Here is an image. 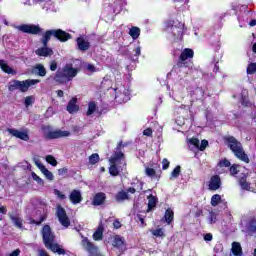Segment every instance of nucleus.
Segmentation results:
<instances>
[{"label":"nucleus","mask_w":256,"mask_h":256,"mask_svg":"<svg viewBox=\"0 0 256 256\" xmlns=\"http://www.w3.org/2000/svg\"><path fill=\"white\" fill-rule=\"evenodd\" d=\"M79 73V68L73 67V64H66L62 70H58L54 77L57 83H69L73 81L74 77H77Z\"/></svg>","instance_id":"nucleus-1"},{"label":"nucleus","mask_w":256,"mask_h":256,"mask_svg":"<svg viewBox=\"0 0 256 256\" xmlns=\"http://www.w3.org/2000/svg\"><path fill=\"white\" fill-rule=\"evenodd\" d=\"M110 167H109V173L113 177H117L119 175L120 171H123L125 169V155H123L122 152L114 154L110 160Z\"/></svg>","instance_id":"nucleus-2"},{"label":"nucleus","mask_w":256,"mask_h":256,"mask_svg":"<svg viewBox=\"0 0 256 256\" xmlns=\"http://www.w3.org/2000/svg\"><path fill=\"white\" fill-rule=\"evenodd\" d=\"M228 144L237 159H240V161H243L244 163H249V156H247L243 150V146L239 141H237V139H235V137H228Z\"/></svg>","instance_id":"nucleus-3"},{"label":"nucleus","mask_w":256,"mask_h":256,"mask_svg":"<svg viewBox=\"0 0 256 256\" xmlns=\"http://www.w3.org/2000/svg\"><path fill=\"white\" fill-rule=\"evenodd\" d=\"M183 29H185V24L179 20H171L166 24V33L172 35L174 39H183Z\"/></svg>","instance_id":"nucleus-4"},{"label":"nucleus","mask_w":256,"mask_h":256,"mask_svg":"<svg viewBox=\"0 0 256 256\" xmlns=\"http://www.w3.org/2000/svg\"><path fill=\"white\" fill-rule=\"evenodd\" d=\"M53 36L62 42L69 41V39H71V35L63 30H48L42 37L44 47H47V43H49L51 37Z\"/></svg>","instance_id":"nucleus-5"},{"label":"nucleus","mask_w":256,"mask_h":256,"mask_svg":"<svg viewBox=\"0 0 256 256\" xmlns=\"http://www.w3.org/2000/svg\"><path fill=\"white\" fill-rule=\"evenodd\" d=\"M114 93L116 103H127L131 99V90L123 84H116Z\"/></svg>","instance_id":"nucleus-6"},{"label":"nucleus","mask_w":256,"mask_h":256,"mask_svg":"<svg viewBox=\"0 0 256 256\" xmlns=\"http://www.w3.org/2000/svg\"><path fill=\"white\" fill-rule=\"evenodd\" d=\"M70 131L65 130H48L44 132L46 139H61L62 137H69Z\"/></svg>","instance_id":"nucleus-7"},{"label":"nucleus","mask_w":256,"mask_h":256,"mask_svg":"<svg viewBox=\"0 0 256 256\" xmlns=\"http://www.w3.org/2000/svg\"><path fill=\"white\" fill-rule=\"evenodd\" d=\"M37 83H41L39 79H27L23 81L18 80V91L21 93H27L29 91V87H33V85H37Z\"/></svg>","instance_id":"nucleus-8"},{"label":"nucleus","mask_w":256,"mask_h":256,"mask_svg":"<svg viewBox=\"0 0 256 256\" xmlns=\"http://www.w3.org/2000/svg\"><path fill=\"white\" fill-rule=\"evenodd\" d=\"M82 247L89 253L91 256H99V248L93 245L89 239L82 236Z\"/></svg>","instance_id":"nucleus-9"},{"label":"nucleus","mask_w":256,"mask_h":256,"mask_svg":"<svg viewBox=\"0 0 256 256\" xmlns=\"http://www.w3.org/2000/svg\"><path fill=\"white\" fill-rule=\"evenodd\" d=\"M16 29L18 31H21L22 33H30L31 35H37L41 33V28L39 25H33V24H22L20 26H17Z\"/></svg>","instance_id":"nucleus-10"},{"label":"nucleus","mask_w":256,"mask_h":256,"mask_svg":"<svg viewBox=\"0 0 256 256\" xmlns=\"http://www.w3.org/2000/svg\"><path fill=\"white\" fill-rule=\"evenodd\" d=\"M193 55H194V52L192 49L186 48L182 51L179 57L180 71H185V69H187V67H184L183 65H185V61H188V59H193Z\"/></svg>","instance_id":"nucleus-11"},{"label":"nucleus","mask_w":256,"mask_h":256,"mask_svg":"<svg viewBox=\"0 0 256 256\" xmlns=\"http://www.w3.org/2000/svg\"><path fill=\"white\" fill-rule=\"evenodd\" d=\"M56 215L63 227H69L71 225V222L69 221V217L67 216V212H65V209L61 207V205H58L56 208Z\"/></svg>","instance_id":"nucleus-12"},{"label":"nucleus","mask_w":256,"mask_h":256,"mask_svg":"<svg viewBox=\"0 0 256 256\" xmlns=\"http://www.w3.org/2000/svg\"><path fill=\"white\" fill-rule=\"evenodd\" d=\"M8 133L12 135V137H16V139H21L22 141H29V130H17L13 128L7 129Z\"/></svg>","instance_id":"nucleus-13"},{"label":"nucleus","mask_w":256,"mask_h":256,"mask_svg":"<svg viewBox=\"0 0 256 256\" xmlns=\"http://www.w3.org/2000/svg\"><path fill=\"white\" fill-rule=\"evenodd\" d=\"M43 241L45 245H49V243H53L55 241V235L51 232V227L48 225L44 226L42 229Z\"/></svg>","instance_id":"nucleus-14"},{"label":"nucleus","mask_w":256,"mask_h":256,"mask_svg":"<svg viewBox=\"0 0 256 256\" xmlns=\"http://www.w3.org/2000/svg\"><path fill=\"white\" fill-rule=\"evenodd\" d=\"M111 245L115 249H120L121 251H123V248L125 247V238L119 235H115L111 238Z\"/></svg>","instance_id":"nucleus-15"},{"label":"nucleus","mask_w":256,"mask_h":256,"mask_svg":"<svg viewBox=\"0 0 256 256\" xmlns=\"http://www.w3.org/2000/svg\"><path fill=\"white\" fill-rule=\"evenodd\" d=\"M66 111L71 115L79 111V106L77 105V97H73L67 104Z\"/></svg>","instance_id":"nucleus-16"},{"label":"nucleus","mask_w":256,"mask_h":256,"mask_svg":"<svg viewBox=\"0 0 256 256\" xmlns=\"http://www.w3.org/2000/svg\"><path fill=\"white\" fill-rule=\"evenodd\" d=\"M210 191H217L219 187H221V178L219 176H212L209 185H208Z\"/></svg>","instance_id":"nucleus-17"},{"label":"nucleus","mask_w":256,"mask_h":256,"mask_svg":"<svg viewBox=\"0 0 256 256\" xmlns=\"http://www.w3.org/2000/svg\"><path fill=\"white\" fill-rule=\"evenodd\" d=\"M76 43H77V47L80 51H87V50H89V47H91V44L89 43V41H87L83 37L77 38Z\"/></svg>","instance_id":"nucleus-18"},{"label":"nucleus","mask_w":256,"mask_h":256,"mask_svg":"<svg viewBox=\"0 0 256 256\" xmlns=\"http://www.w3.org/2000/svg\"><path fill=\"white\" fill-rule=\"evenodd\" d=\"M239 183H240L241 189H243L244 191H252V192L255 191V188L253 187V183L249 182L247 180V177L241 178Z\"/></svg>","instance_id":"nucleus-19"},{"label":"nucleus","mask_w":256,"mask_h":256,"mask_svg":"<svg viewBox=\"0 0 256 256\" xmlns=\"http://www.w3.org/2000/svg\"><path fill=\"white\" fill-rule=\"evenodd\" d=\"M0 69L8 75H17V72L13 70V68H11L10 65L7 64V61L5 60H0Z\"/></svg>","instance_id":"nucleus-20"},{"label":"nucleus","mask_w":256,"mask_h":256,"mask_svg":"<svg viewBox=\"0 0 256 256\" xmlns=\"http://www.w3.org/2000/svg\"><path fill=\"white\" fill-rule=\"evenodd\" d=\"M70 201L73 203V205H77L83 201V198L81 197V192L79 190H73L70 194Z\"/></svg>","instance_id":"nucleus-21"},{"label":"nucleus","mask_w":256,"mask_h":256,"mask_svg":"<svg viewBox=\"0 0 256 256\" xmlns=\"http://www.w3.org/2000/svg\"><path fill=\"white\" fill-rule=\"evenodd\" d=\"M45 247H47V249H51L53 253H58V255H65V250H63L59 244L49 242V244L45 245Z\"/></svg>","instance_id":"nucleus-22"},{"label":"nucleus","mask_w":256,"mask_h":256,"mask_svg":"<svg viewBox=\"0 0 256 256\" xmlns=\"http://www.w3.org/2000/svg\"><path fill=\"white\" fill-rule=\"evenodd\" d=\"M36 55H39V57H51V55H53V50L44 46L36 50Z\"/></svg>","instance_id":"nucleus-23"},{"label":"nucleus","mask_w":256,"mask_h":256,"mask_svg":"<svg viewBox=\"0 0 256 256\" xmlns=\"http://www.w3.org/2000/svg\"><path fill=\"white\" fill-rule=\"evenodd\" d=\"M190 151H199V139L190 138L187 140Z\"/></svg>","instance_id":"nucleus-24"},{"label":"nucleus","mask_w":256,"mask_h":256,"mask_svg":"<svg viewBox=\"0 0 256 256\" xmlns=\"http://www.w3.org/2000/svg\"><path fill=\"white\" fill-rule=\"evenodd\" d=\"M10 219L17 229H23V219L19 215L10 214Z\"/></svg>","instance_id":"nucleus-25"},{"label":"nucleus","mask_w":256,"mask_h":256,"mask_svg":"<svg viewBox=\"0 0 256 256\" xmlns=\"http://www.w3.org/2000/svg\"><path fill=\"white\" fill-rule=\"evenodd\" d=\"M232 255L234 256H243V250L241 249V244L239 242L232 243Z\"/></svg>","instance_id":"nucleus-26"},{"label":"nucleus","mask_w":256,"mask_h":256,"mask_svg":"<svg viewBox=\"0 0 256 256\" xmlns=\"http://www.w3.org/2000/svg\"><path fill=\"white\" fill-rule=\"evenodd\" d=\"M33 73H35L36 75H39V77H45V75H47L45 66H43L42 64H37L36 66H34Z\"/></svg>","instance_id":"nucleus-27"},{"label":"nucleus","mask_w":256,"mask_h":256,"mask_svg":"<svg viewBox=\"0 0 256 256\" xmlns=\"http://www.w3.org/2000/svg\"><path fill=\"white\" fill-rule=\"evenodd\" d=\"M128 35H130V37H132V39H139L140 35H141V29L137 26L131 27Z\"/></svg>","instance_id":"nucleus-28"},{"label":"nucleus","mask_w":256,"mask_h":256,"mask_svg":"<svg viewBox=\"0 0 256 256\" xmlns=\"http://www.w3.org/2000/svg\"><path fill=\"white\" fill-rule=\"evenodd\" d=\"M248 233H256V218H250L246 224Z\"/></svg>","instance_id":"nucleus-29"},{"label":"nucleus","mask_w":256,"mask_h":256,"mask_svg":"<svg viewBox=\"0 0 256 256\" xmlns=\"http://www.w3.org/2000/svg\"><path fill=\"white\" fill-rule=\"evenodd\" d=\"M105 202V193H98L94 196L93 205H103Z\"/></svg>","instance_id":"nucleus-30"},{"label":"nucleus","mask_w":256,"mask_h":256,"mask_svg":"<svg viewBox=\"0 0 256 256\" xmlns=\"http://www.w3.org/2000/svg\"><path fill=\"white\" fill-rule=\"evenodd\" d=\"M94 241H101L103 239V226H99L93 234Z\"/></svg>","instance_id":"nucleus-31"},{"label":"nucleus","mask_w":256,"mask_h":256,"mask_svg":"<svg viewBox=\"0 0 256 256\" xmlns=\"http://www.w3.org/2000/svg\"><path fill=\"white\" fill-rule=\"evenodd\" d=\"M157 205V198L155 196L150 195L148 197V210L147 211H153Z\"/></svg>","instance_id":"nucleus-32"},{"label":"nucleus","mask_w":256,"mask_h":256,"mask_svg":"<svg viewBox=\"0 0 256 256\" xmlns=\"http://www.w3.org/2000/svg\"><path fill=\"white\" fill-rule=\"evenodd\" d=\"M151 233L154 237H160L161 239L165 238V229L163 228L151 230Z\"/></svg>","instance_id":"nucleus-33"},{"label":"nucleus","mask_w":256,"mask_h":256,"mask_svg":"<svg viewBox=\"0 0 256 256\" xmlns=\"http://www.w3.org/2000/svg\"><path fill=\"white\" fill-rule=\"evenodd\" d=\"M173 217H174L173 210L167 209L164 215V219L168 225H171V222L173 221Z\"/></svg>","instance_id":"nucleus-34"},{"label":"nucleus","mask_w":256,"mask_h":256,"mask_svg":"<svg viewBox=\"0 0 256 256\" xmlns=\"http://www.w3.org/2000/svg\"><path fill=\"white\" fill-rule=\"evenodd\" d=\"M95 111H97V103H95V102L88 103V110L86 112V115L89 117V116L93 115V113H95Z\"/></svg>","instance_id":"nucleus-35"},{"label":"nucleus","mask_w":256,"mask_h":256,"mask_svg":"<svg viewBox=\"0 0 256 256\" xmlns=\"http://www.w3.org/2000/svg\"><path fill=\"white\" fill-rule=\"evenodd\" d=\"M9 91H19V80H12L9 82Z\"/></svg>","instance_id":"nucleus-36"},{"label":"nucleus","mask_w":256,"mask_h":256,"mask_svg":"<svg viewBox=\"0 0 256 256\" xmlns=\"http://www.w3.org/2000/svg\"><path fill=\"white\" fill-rule=\"evenodd\" d=\"M31 177L33 181H36L40 187H43L45 185V182L35 172L31 173Z\"/></svg>","instance_id":"nucleus-37"},{"label":"nucleus","mask_w":256,"mask_h":256,"mask_svg":"<svg viewBox=\"0 0 256 256\" xmlns=\"http://www.w3.org/2000/svg\"><path fill=\"white\" fill-rule=\"evenodd\" d=\"M218 203H221V195L215 194L211 198V206L217 207Z\"/></svg>","instance_id":"nucleus-38"},{"label":"nucleus","mask_w":256,"mask_h":256,"mask_svg":"<svg viewBox=\"0 0 256 256\" xmlns=\"http://www.w3.org/2000/svg\"><path fill=\"white\" fill-rule=\"evenodd\" d=\"M247 75H255L256 73V63H250L246 69Z\"/></svg>","instance_id":"nucleus-39"},{"label":"nucleus","mask_w":256,"mask_h":256,"mask_svg":"<svg viewBox=\"0 0 256 256\" xmlns=\"http://www.w3.org/2000/svg\"><path fill=\"white\" fill-rule=\"evenodd\" d=\"M125 199H129V196L127 195V192L125 191H121V192H118L117 195H116V201H125Z\"/></svg>","instance_id":"nucleus-40"},{"label":"nucleus","mask_w":256,"mask_h":256,"mask_svg":"<svg viewBox=\"0 0 256 256\" xmlns=\"http://www.w3.org/2000/svg\"><path fill=\"white\" fill-rule=\"evenodd\" d=\"M181 174V166H176L171 173L170 179H177Z\"/></svg>","instance_id":"nucleus-41"},{"label":"nucleus","mask_w":256,"mask_h":256,"mask_svg":"<svg viewBox=\"0 0 256 256\" xmlns=\"http://www.w3.org/2000/svg\"><path fill=\"white\" fill-rule=\"evenodd\" d=\"M41 173L44 174L48 181H53V179H55V176H53V172L49 171L47 168H44Z\"/></svg>","instance_id":"nucleus-42"},{"label":"nucleus","mask_w":256,"mask_h":256,"mask_svg":"<svg viewBox=\"0 0 256 256\" xmlns=\"http://www.w3.org/2000/svg\"><path fill=\"white\" fill-rule=\"evenodd\" d=\"M47 0H24V5L31 7L32 5H37V3H45Z\"/></svg>","instance_id":"nucleus-43"},{"label":"nucleus","mask_w":256,"mask_h":256,"mask_svg":"<svg viewBox=\"0 0 256 256\" xmlns=\"http://www.w3.org/2000/svg\"><path fill=\"white\" fill-rule=\"evenodd\" d=\"M145 175L147 177H150L151 179H153L155 177V175H156V171L153 168L146 167L145 168Z\"/></svg>","instance_id":"nucleus-44"},{"label":"nucleus","mask_w":256,"mask_h":256,"mask_svg":"<svg viewBox=\"0 0 256 256\" xmlns=\"http://www.w3.org/2000/svg\"><path fill=\"white\" fill-rule=\"evenodd\" d=\"M46 161H47V163L52 165V167H57V159H55V157H53L52 155H47Z\"/></svg>","instance_id":"nucleus-45"},{"label":"nucleus","mask_w":256,"mask_h":256,"mask_svg":"<svg viewBox=\"0 0 256 256\" xmlns=\"http://www.w3.org/2000/svg\"><path fill=\"white\" fill-rule=\"evenodd\" d=\"M35 103V97L33 96H27L24 100L25 107H30V105H33Z\"/></svg>","instance_id":"nucleus-46"},{"label":"nucleus","mask_w":256,"mask_h":256,"mask_svg":"<svg viewBox=\"0 0 256 256\" xmlns=\"http://www.w3.org/2000/svg\"><path fill=\"white\" fill-rule=\"evenodd\" d=\"M86 71H88L89 73H97L99 71V68H97L93 64H86Z\"/></svg>","instance_id":"nucleus-47"},{"label":"nucleus","mask_w":256,"mask_h":256,"mask_svg":"<svg viewBox=\"0 0 256 256\" xmlns=\"http://www.w3.org/2000/svg\"><path fill=\"white\" fill-rule=\"evenodd\" d=\"M239 169H240V166L239 165H232L230 167V175H232V177H235V175H237L239 173Z\"/></svg>","instance_id":"nucleus-48"},{"label":"nucleus","mask_w":256,"mask_h":256,"mask_svg":"<svg viewBox=\"0 0 256 256\" xmlns=\"http://www.w3.org/2000/svg\"><path fill=\"white\" fill-rule=\"evenodd\" d=\"M99 161V154H92L90 157H89V163L91 165H95V163H98Z\"/></svg>","instance_id":"nucleus-49"},{"label":"nucleus","mask_w":256,"mask_h":256,"mask_svg":"<svg viewBox=\"0 0 256 256\" xmlns=\"http://www.w3.org/2000/svg\"><path fill=\"white\" fill-rule=\"evenodd\" d=\"M207 145H209V142L207 140H202L201 144H199L198 151H205Z\"/></svg>","instance_id":"nucleus-50"},{"label":"nucleus","mask_w":256,"mask_h":256,"mask_svg":"<svg viewBox=\"0 0 256 256\" xmlns=\"http://www.w3.org/2000/svg\"><path fill=\"white\" fill-rule=\"evenodd\" d=\"M230 166H231V162H229V160H227V159H224L218 163V167H220V168L221 167H230Z\"/></svg>","instance_id":"nucleus-51"},{"label":"nucleus","mask_w":256,"mask_h":256,"mask_svg":"<svg viewBox=\"0 0 256 256\" xmlns=\"http://www.w3.org/2000/svg\"><path fill=\"white\" fill-rule=\"evenodd\" d=\"M138 184H139V188H137V189H135V188H129L126 193H132V194H133V193H135L136 191H141V190L143 189V183L138 182Z\"/></svg>","instance_id":"nucleus-52"},{"label":"nucleus","mask_w":256,"mask_h":256,"mask_svg":"<svg viewBox=\"0 0 256 256\" xmlns=\"http://www.w3.org/2000/svg\"><path fill=\"white\" fill-rule=\"evenodd\" d=\"M170 162L167 158H164L162 160V169L167 170L169 169Z\"/></svg>","instance_id":"nucleus-53"},{"label":"nucleus","mask_w":256,"mask_h":256,"mask_svg":"<svg viewBox=\"0 0 256 256\" xmlns=\"http://www.w3.org/2000/svg\"><path fill=\"white\" fill-rule=\"evenodd\" d=\"M209 221H210V223H216V221H217V214L215 212H210Z\"/></svg>","instance_id":"nucleus-54"},{"label":"nucleus","mask_w":256,"mask_h":256,"mask_svg":"<svg viewBox=\"0 0 256 256\" xmlns=\"http://www.w3.org/2000/svg\"><path fill=\"white\" fill-rule=\"evenodd\" d=\"M54 195H56L58 199H65V194H63L61 191L57 189L54 190Z\"/></svg>","instance_id":"nucleus-55"},{"label":"nucleus","mask_w":256,"mask_h":256,"mask_svg":"<svg viewBox=\"0 0 256 256\" xmlns=\"http://www.w3.org/2000/svg\"><path fill=\"white\" fill-rule=\"evenodd\" d=\"M35 165L38 167V169H40L41 172L43 171V169H47L45 165H43V163H41V161L39 160H35Z\"/></svg>","instance_id":"nucleus-56"},{"label":"nucleus","mask_w":256,"mask_h":256,"mask_svg":"<svg viewBox=\"0 0 256 256\" xmlns=\"http://www.w3.org/2000/svg\"><path fill=\"white\" fill-rule=\"evenodd\" d=\"M172 91H174L175 93L179 92V91H183V86L179 87V83L174 84Z\"/></svg>","instance_id":"nucleus-57"},{"label":"nucleus","mask_w":256,"mask_h":256,"mask_svg":"<svg viewBox=\"0 0 256 256\" xmlns=\"http://www.w3.org/2000/svg\"><path fill=\"white\" fill-rule=\"evenodd\" d=\"M143 135L146 137H151V135H153V130H151V128H147L143 131Z\"/></svg>","instance_id":"nucleus-58"},{"label":"nucleus","mask_w":256,"mask_h":256,"mask_svg":"<svg viewBox=\"0 0 256 256\" xmlns=\"http://www.w3.org/2000/svg\"><path fill=\"white\" fill-rule=\"evenodd\" d=\"M113 227H114V229H121V222L119 221V219H116L113 222Z\"/></svg>","instance_id":"nucleus-59"},{"label":"nucleus","mask_w":256,"mask_h":256,"mask_svg":"<svg viewBox=\"0 0 256 256\" xmlns=\"http://www.w3.org/2000/svg\"><path fill=\"white\" fill-rule=\"evenodd\" d=\"M176 123H177V125H179L180 127L181 126H183V125H185V118H178V119H176Z\"/></svg>","instance_id":"nucleus-60"},{"label":"nucleus","mask_w":256,"mask_h":256,"mask_svg":"<svg viewBox=\"0 0 256 256\" xmlns=\"http://www.w3.org/2000/svg\"><path fill=\"white\" fill-rule=\"evenodd\" d=\"M139 55H141V47L140 46H138V47H136V49H134V56L139 57Z\"/></svg>","instance_id":"nucleus-61"},{"label":"nucleus","mask_w":256,"mask_h":256,"mask_svg":"<svg viewBox=\"0 0 256 256\" xmlns=\"http://www.w3.org/2000/svg\"><path fill=\"white\" fill-rule=\"evenodd\" d=\"M50 69H51L52 71H57V62L52 61V62L50 63Z\"/></svg>","instance_id":"nucleus-62"},{"label":"nucleus","mask_w":256,"mask_h":256,"mask_svg":"<svg viewBox=\"0 0 256 256\" xmlns=\"http://www.w3.org/2000/svg\"><path fill=\"white\" fill-rule=\"evenodd\" d=\"M204 240L206 241H213V235L211 233H208L204 236Z\"/></svg>","instance_id":"nucleus-63"},{"label":"nucleus","mask_w":256,"mask_h":256,"mask_svg":"<svg viewBox=\"0 0 256 256\" xmlns=\"http://www.w3.org/2000/svg\"><path fill=\"white\" fill-rule=\"evenodd\" d=\"M19 255H21V250L16 249L12 253H10L9 256H19Z\"/></svg>","instance_id":"nucleus-64"}]
</instances>
